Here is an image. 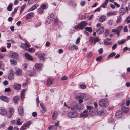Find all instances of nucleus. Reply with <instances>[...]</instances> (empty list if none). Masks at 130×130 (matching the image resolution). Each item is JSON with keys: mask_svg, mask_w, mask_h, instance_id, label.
I'll use <instances>...</instances> for the list:
<instances>
[{"mask_svg": "<svg viewBox=\"0 0 130 130\" xmlns=\"http://www.w3.org/2000/svg\"><path fill=\"white\" fill-rule=\"evenodd\" d=\"M87 23L85 21L82 22L80 23H78V25L74 27V28L76 30H79L84 29L85 26L87 25Z\"/></svg>", "mask_w": 130, "mask_h": 130, "instance_id": "nucleus-1", "label": "nucleus"}, {"mask_svg": "<svg viewBox=\"0 0 130 130\" xmlns=\"http://www.w3.org/2000/svg\"><path fill=\"white\" fill-rule=\"evenodd\" d=\"M99 104L101 106L105 107L108 105L109 101L107 99H102L100 101Z\"/></svg>", "mask_w": 130, "mask_h": 130, "instance_id": "nucleus-2", "label": "nucleus"}, {"mask_svg": "<svg viewBox=\"0 0 130 130\" xmlns=\"http://www.w3.org/2000/svg\"><path fill=\"white\" fill-rule=\"evenodd\" d=\"M123 28V26H120L117 27L116 29H112V31L113 32L116 33L117 36L119 37L120 36V32Z\"/></svg>", "mask_w": 130, "mask_h": 130, "instance_id": "nucleus-3", "label": "nucleus"}, {"mask_svg": "<svg viewBox=\"0 0 130 130\" xmlns=\"http://www.w3.org/2000/svg\"><path fill=\"white\" fill-rule=\"evenodd\" d=\"M78 116V113L75 112H69L68 114V117L71 118H75L77 117Z\"/></svg>", "mask_w": 130, "mask_h": 130, "instance_id": "nucleus-4", "label": "nucleus"}, {"mask_svg": "<svg viewBox=\"0 0 130 130\" xmlns=\"http://www.w3.org/2000/svg\"><path fill=\"white\" fill-rule=\"evenodd\" d=\"M59 121H58L55 124V125H52L48 127V129L51 130V129H53L56 130L57 129V127L59 125Z\"/></svg>", "mask_w": 130, "mask_h": 130, "instance_id": "nucleus-5", "label": "nucleus"}, {"mask_svg": "<svg viewBox=\"0 0 130 130\" xmlns=\"http://www.w3.org/2000/svg\"><path fill=\"white\" fill-rule=\"evenodd\" d=\"M14 112V110L12 108H9L8 110L9 114H8V118H10L13 115Z\"/></svg>", "mask_w": 130, "mask_h": 130, "instance_id": "nucleus-6", "label": "nucleus"}, {"mask_svg": "<svg viewBox=\"0 0 130 130\" xmlns=\"http://www.w3.org/2000/svg\"><path fill=\"white\" fill-rule=\"evenodd\" d=\"M43 65L41 63H36L35 66V67L38 71H41L42 70Z\"/></svg>", "mask_w": 130, "mask_h": 130, "instance_id": "nucleus-7", "label": "nucleus"}, {"mask_svg": "<svg viewBox=\"0 0 130 130\" xmlns=\"http://www.w3.org/2000/svg\"><path fill=\"white\" fill-rule=\"evenodd\" d=\"M7 114V111L5 108L3 107H0V114L5 115Z\"/></svg>", "mask_w": 130, "mask_h": 130, "instance_id": "nucleus-8", "label": "nucleus"}, {"mask_svg": "<svg viewBox=\"0 0 130 130\" xmlns=\"http://www.w3.org/2000/svg\"><path fill=\"white\" fill-rule=\"evenodd\" d=\"M86 96V94L83 93H78L76 95L77 98L84 99Z\"/></svg>", "mask_w": 130, "mask_h": 130, "instance_id": "nucleus-9", "label": "nucleus"}, {"mask_svg": "<svg viewBox=\"0 0 130 130\" xmlns=\"http://www.w3.org/2000/svg\"><path fill=\"white\" fill-rule=\"evenodd\" d=\"M88 111L87 110H85L80 115V117H86L88 115Z\"/></svg>", "mask_w": 130, "mask_h": 130, "instance_id": "nucleus-10", "label": "nucleus"}, {"mask_svg": "<svg viewBox=\"0 0 130 130\" xmlns=\"http://www.w3.org/2000/svg\"><path fill=\"white\" fill-rule=\"evenodd\" d=\"M0 98L1 100L7 102H8L10 100L9 98L4 96H1Z\"/></svg>", "mask_w": 130, "mask_h": 130, "instance_id": "nucleus-11", "label": "nucleus"}, {"mask_svg": "<svg viewBox=\"0 0 130 130\" xmlns=\"http://www.w3.org/2000/svg\"><path fill=\"white\" fill-rule=\"evenodd\" d=\"M21 85L20 84H18L16 83H15L13 86V88L15 89L18 90H19L21 88Z\"/></svg>", "mask_w": 130, "mask_h": 130, "instance_id": "nucleus-12", "label": "nucleus"}, {"mask_svg": "<svg viewBox=\"0 0 130 130\" xmlns=\"http://www.w3.org/2000/svg\"><path fill=\"white\" fill-rule=\"evenodd\" d=\"M104 27H102L97 30L96 32L98 34L100 35L104 32Z\"/></svg>", "mask_w": 130, "mask_h": 130, "instance_id": "nucleus-13", "label": "nucleus"}, {"mask_svg": "<svg viewBox=\"0 0 130 130\" xmlns=\"http://www.w3.org/2000/svg\"><path fill=\"white\" fill-rule=\"evenodd\" d=\"M58 116V112L56 111H54L53 113L52 117L53 120H55L57 118Z\"/></svg>", "mask_w": 130, "mask_h": 130, "instance_id": "nucleus-14", "label": "nucleus"}, {"mask_svg": "<svg viewBox=\"0 0 130 130\" xmlns=\"http://www.w3.org/2000/svg\"><path fill=\"white\" fill-rule=\"evenodd\" d=\"M45 54H44L40 53L38 55L39 58L41 60H44V57Z\"/></svg>", "mask_w": 130, "mask_h": 130, "instance_id": "nucleus-15", "label": "nucleus"}, {"mask_svg": "<svg viewBox=\"0 0 130 130\" xmlns=\"http://www.w3.org/2000/svg\"><path fill=\"white\" fill-rule=\"evenodd\" d=\"M106 113V110H102L98 112V114L99 116H102L104 115Z\"/></svg>", "mask_w": 130, "mask_h": 130, "instance_id": "nucleus-16", "label": "nucleus"}, {"mask_svg": "<svg viewBox=\"0 0 130 130\" xmlns=\"http://www.w3.org/2000/svg\"><path fill=\"white\" fill-rule=\"evenodd\" d=\"M25 56L26 59L29 60H32L33 58L28 53H25Z\"/></svg>", "mask_w": 130, "mask_h": 130, "instance_id": "nucleus-17", "label": "nucleus"}, {"mask_svg": "<svg viewBox=\"0 0 130 130\" xmlns=\"http://www.w3.org/2000/svg\"><path fill=\"white\" fill-rule=\"evenodd\" d=\"M122 113L120 111L117 112L115 113V116L117 118H120L122 116Z\"/></svg>", "mask_w": 130, "mask_h": 130, "instance_id": "nucleus-18", "label": "nucleus"}, {"mask_svg": "<svg viewBox=\"0 0 130 130\" xmlns=\"http://www.w3.org/2000/svg\"><path fill=\"white\" fill-rule=\"evenodd\" d=\"M34 13L33 12L29 13L27 14L25 17V19L28 20L32 17L33 16Z\"/></svg>", "mask_w": 130, "mask_h": 130, "instance_id": "nucleus-19", "label": "nucleus"}, {"mask_svg": "<svg viewBox=\"0 0 130 130\" xmlns=\"http://www.w3.org/2000/svg\"><path fill=\"white\" fill-rule=\"evenodd\" d=\"M121 109L122 112L125 113H127L129 110V109L128 108L124 106Z\"/></svg>", "mask_w": 130, "mask_h": 130, "instance_id": "nucleus-20", "label": "nucleus"}, {"mask_svg": "<svg viewBox=\"0 0 130 130\" xmlns=\"http://www.w3.org/2000/svg\"><path fill=\"white\" fill-rule=\"evenodd\" d=\"M116 15V12L115 11H110L107 13V15L109 17L111 15Z\"/></svg>", "mask_w": 130, "mask_h": 130, "instance_id": "nucleus-21", "label": "nucleus"}, {"mask_svg": "<svg viewBox=\"0 0 130 130\" xmlns=\"http://www.w3.org/2000/svg\"><path fill=\"white\" fill-rule=\"evenodd\" d=\"M39 6V4H36L35 5L31 8H30L29 9V11H31L34 10L36 9L37 7L38 6Z\"/></svg>", "mask_w": 130, "mask_h": 130, "instance_id": "nucleus-22", "label": "nucleus"}, {"mask_svg": "<svg viewBox=\"0 0 130 130\" xmlns=\"http://www.w3.org/2000/svg\"><path fill=\"white\" fill-rule=\"evenodd\" d=\"M53 80L51 78H48L46 84L50 86L52 84Z\"/></svg>", "mask_w": 130, "mask_h": 130, "instance_id": "nucleus-23", "label": "nucleus"}, {"mask_svg": "<svg viewBox=\"0 0 130 130\" xmlns=\"http://www.w3.org/2000/svg\"><path fill=\"white\" fill-rule=\"evenodd\" d=\"M95 110V111H93V109H91L89 111V114L91 115H93L94 113H96V112L98 111V109L96 108H94Z\"/></svg>", "mask_w": 130, "mask_h": 130, "instance_id": "nucleus-24", "label": "nucleus"}, {"mask_svg": "<svg viewBox=\"0 0 130 130\" xmlns=\"http://www.w3.org/2000/svg\"><path fill=\"white\" fill-rule=\"evenodd\" d=\"M19 113L21 115H22L23 114V108L21 107H19L18 109Z\"/></svg>", "mask_w": 130, "mask_h": 130, "instance_id": "nucleus-25", "label": "nucleus"}, {"mask_svg": "<svg viewBox=\"0 0 130 130\" xmlns=\"http://www.w3.org/2000/svg\"><path fill=\"white\" fill-rule=\"evenodd\" d=\"M26 90L25 89H23L21 92V99L22 100L24 99L25 95V93Z\"/></svg>", "mask_w": 130, "mask_h": 130, "instance_id": "nucleus-26", "label": "nucleus"}, {"mask_svg": "<svg viewBox=\"0 0 130 130\" xmlns=\"http://www.w3.org/2000/svg\"><path fill=\"white\" fill-rule=\"evenodd\" d=\"M14 77V75L12 73H10L8 76V78L10 80H12Z\"/></svg>", "mask_w": 130, "mask_h": 130, "instance_id": "nucleus-27", "label": "nucleus"}, {"mask_svg": "<svg viewBox=\"0 0 130 130\" xmlns=\"http://www.w3.org/2000/svg\"><path fill=\"white\" fill-rule=\"evenodd\" d=\"M106 18V17L105 16H101L99 19V21L100 22H103L105 20Z\"/></svg>", "mask_w": 130, "mask_h": 130, "instance_id": "nucleus-28", "label": "nucleus"}, {"mask_svg": "<svg viewBox=\"0 0 130 130\" xmlns=\"http://www.w3.org/2000/svg\"><path fill=\"white\" fill-rule=\"evenodd\" d=\"M69 48L71 50L74 49L75 50H77L78 49V48L75 45H74L72 46H69Z\"/></svg>", "mask_w": 130, "mask_h": 130, "instance_id": "nucleus-29", "label": "nucleus"}, {"mask_svg": "<svg viewBox=\"0 0 130 130\" xmlns=\"http://www.w3.org/2000/svg\"><path fill=\"white\" fill-rule=\"evenodd\" d=\"M19 98L18 96H15L13 98V100L14 102L15 103H17L18 101L19 100Z\"/></svg>", "mask_w": 130, "mask_h": 130, "instance_id": "nucleus-30", "label": "nucleus"}, {"mask_svg": "<svg viewBox=\"0 0 130 130\" xmlns=\"http://www.w3.org/2000/svg\"><path fill=\"white\" fill-rule=\"evenodd\" d=\"M12 5V3H10L8 5L7 7V10L8 11H11Z\"/></svg>", "mask_w": 130, "mask_h": 130, "instance_id": "nucleus-31", "label": "nucleus"}, {"mask_svg": "<svg viewBox=\"0 0 130 130\" xmlns=\"http://www.w3.org/2000/svg\"><path fill=\"white\" fill-rule=\"evenodd\" d=\"M12 57L13 58H18V55L16 53H13L12 54Z\"/></svg>", "mask_w": 130, "mask_h": 130, "instance_id": "nucleus-32", "label": "nucleus"}, {"mask_svg": "<svg viewBox=\"0 0 130 130\" xmlns=\"http://www.w3.org/2000/svg\"><path fill=\"white\" fill-rule=\"evenodd\" d=\"M28 127V124H25L23 125L21 128L20 130H25L26 129V127Z\"/></svg>", "mask_w": 130, "mask_h": 130, "instance_id": "nucleus-33", "label": "nucleus"}, {"mask_svg": "<svg viewBox=\"0 0 130 130\" xmlns=\"http://www.w3.org/2000/svg\"><path fill=\"white\" fill-rule=\"evenodd\" d=\"M85 30L90 32H92V28L91 27H86Z\"/></svg>", "mask_w": 130, "mask_h": 130, "instance_id": "nucleus-34", "label": "nucleus"}, {"mask_svg": "<svg viewBox=\"0 0 130 130\" xmlns=\"http://www.w3.org/2000/svg\"><path fill=\"white\" fill-rule=\"evenodd\" d=\"M108 0H105L104 2L101 5V6L102 7L104 8L105 7V6L107 5L108 2Z\"/></svg>", "mask_w": 130, "mask_h": 130, "instance_id": "nucleus-35", "label": "nucleus"}, {"mask_svg": "<svg viewBox=\"0 0 130 130\" xmlns=\"http://www.w3.org/2000/svg\"><path fill=\"white\" fill-rule=\"evenodd\" d=\"M22 72V70L20 69H17L16 71V74L19 75H21Z\"/></svg>", "mask_w": 130, "mask_h": 130, "instance_id": "nucleus-36", "label": "nucleus"}, {"mask_svg": "<svg viewBox=\"0 0 130 130\" xmlns=\"http://www.w3.org/2000/svg\"><path fill=\"white\" fill-rule=\"evenodd\" d=\"M92 55V54L90 52H89L87 53V57L88 58H90Z\"/></svg>", "mask_w": 130, "mask_h": 130, "instance_id": "nucleus-37", "label": "nucleus"}, {"mask_svg": "<svg viewBox=\"0 0 130 130\" xmlns=\"http://www.w3.org/2000/svg\"><path fill=\"white\" fill-rule=\"evenodd\" d=\"M20 119H18L16 122V123L17 125H21L23 123L22 121L20 122Z\"/></svg>", "mask_w": 130, "mask_h": 130, "instance_id": "nucleus-38", "label": "nucleus"}, {"mask_svg": "<svg viewBox=\"0 0 130 130\" xmlns=\"http://www.w3.org/2000/svg\"><path fill=\"white\" fill-rule=\"evenodd\" d=\"M120 13H122V14H124L125 12V10L124 8L121 7L120 9Z\"/></svg>", "mask_w": 130, "mask_h": 130, "instance_id": "nucleus-39", "label": "nucleus"}, {"mask_svg": "<svg viewBox=\"0 0 130 130\" xmlns=\"http://www.w3.org/2000/svg\"><path fill=\"white\" fill-rule=\"evenodd\" d=\"M10 62L11 64L14 65H16L17 63L16 60L13 59H11V60Z\"/></svg>", "mask_w": 130, "mask_h": 130, "instance_id": "nucleus-40", "label": "nucleus"}, {"mask_svg": "<svg viewBox=\"0 0 130 130\" xmlns=\"http://www.w3.org/2000/svg\"><path fill=\"white\" fill-rule=\"evenodd\" d=\"M77 109L80 110L83 108V106H82L80 104L77 105Z\"/></svg>", "mask_w": 130, "mask_h": 130, "instance_id": "nucleus-41", "label": "nucleus"}, {"mask_svg": "<svg viewBox=\"0 0 130 130\" xmlns=\"http://www.w3.org/2000/svg\"><path fill=\"white\" fill-rule=\"evenodd\" d=\"M48 17L51 19V21H52L54 18V14H51Z\"/></svg>", "mask_w": 130, "mask_h": 130, "instance_id": "nucleus-42", "label": "nucleus"}, {"mask_svg": "<svg viewBox=\"0 0 130 130\" xmlns=\"http://www.w3.org/2000/svg\"><path fill=\"white\" fill-rule=\"evenodd\" d=\"M36 71L35 70H33L32 71L31 73L29 75L30 76H33L35 75L36 74Z\"/></svg>", "mask_w": 130, "mask_h": 130, "instance_id": "nucleus-43", "label": "nucleus"}, {"mask_svg": "<svg viewBox=\"0 0 130 130\" xmlns=\"http://www.w3.org/2000/svg\"><path fill=\"white\" fill-rule=\"evenodd\" d=\"M50 20L51 19L48 17L46 20V24H48L51 23L52 21H51Z\"/></svg>", "mask_w": 130, "mask_h": 130, "instance_id": "nucleus-44", "label": "nucleus"}, {"mask_svg": "<svg viewBox=\"0 0 130 130\" xmlns=\"http://www.w3.org/2000/svg\"><path fill=\"white\" fill-rule=\"evenodd\" d=\"M107 23L110 25H112L113 24V22L112 20H109L107 22Z\"/></svg>", "mask_w": 130, "mask_h": 130, "instance_id": "nucleus-45", "label": "nucleus"}, {"mask_svg": "<svg viewBox=\"0 0 130 130\" xmlns=\"http://www.w3.org/2000/svg\"><path fill=\"white\" fill-rule=\"evenodd\" d=\"M125 41V39H122L120 41H118V43L119 44H121L124 43Z\"/></svg>", "mask_w": 130, "mask_h": 130, "instance_id": "nucleus-46", "label": "nucleus"}, {"mask_svg": "<svg viewBox=\"0 0 130 130\" xmlns=\"http://www.w3.org/2000/svg\"><path fill=\"white\" fill-rule=\"evenodd\" d=\"M113 119L111 118H109L108 120V122L109 123H112L114 121Z\"/></svg>", "mask_w": 130, "mask_h": 130, "instance_id": "nucleus-47", "label": "nucleus"}, {"mask_svg": "<svg viewBox=\"0 0 130 130\" xmlns=\"http://www.w3.org/2000/svg\"><path fill=\"white\" fill-rule=\"evenodd\" d=\"M77 105L75 104L72 106L71 107V108L72 110H75L76 109H77Z\"/></svg>", "mask_w": 130, "mask_h": 130, "instance_id": "nucleus-48", "label": "nucleus"}, {"mask_svg": "<svg viewBox=\"0 0 130 130\" xmlns=\"http://www.w3.org/2000/svg\"><path fill=\"white\" fill-rule=\"evenodd\" d=\"M99 39L98 37H95L94 38V44H95L96 42L99 41Z\"/></svg>", "mask_w": 130, "mask_h": 130, "instance_id": "nucleus-49", "label": "nucleus"}, {"mask_svg": "<svg viewBox=\"0 0 130 130\" xmlns=\"http://www.w3.org/2000/svg\"><path fill=\"white\" fill-rule=\"evenodd\" d=\"M21 47L25 50H27L25 44H22L21 45Z\"/></svg>", "mask_w": 130, "mask_h": 130, "instance_id": "nucleus-50", "label": "nucleus"}, {"mask_svg": "<svg viewBox=\"0 0 130 130\" xmlns=\"http://www.w3.org/2000/svg\"><path fill=\"white\" fill-rule=\"evenodd\" d=\"M116 54L115 52H113L111 53L108 56V57H112L113 56H114Z\"/></svg>", "mask_w": 130, "mask_h": 130, "instance_id": "nucleus-51", "label": "nucleus"}, {"mask_svg": "<svg viewBox=\"0 0 130 130\" xmlns=\"http://www.w3.org/2000/svg\"><path fill=\"white\" fill-rule=\"evenodd\" d=\"M121 20V18L120 17H119L116 21V22L117 23H120Z\"/></svg>", "mask_w": 130, "mask_h": 130, "instance_id": "nucleus-52", "label": "nucleus"}, {"mask_svg": "<svg viewBox=\"0 0 130 130\" xmlns=\"http://www.w3.org/2000/svg\"><path fill=\"white\" fill-rule=\"evenodd\" d=\"M102 57L101 56H100L96 58V60L98 61H100L102 59Z\"/></svg>", "mask_w": 130, "mask_h": 130, "instance_id": "nucleus-53", "label": "nucleus"}, {"mask_svg": "<svg viewBox=\"0 0 130 130\" xmlns=\"http://www.w3.org/2000/svg\"><path fill=\"white\" fill-rule=\"evenodd\" d=\"M41 7L42 9H45L46 8V4H43L42 5Z\"/></svg>", "mask_w": 130, "mask_h": 130, "instance_id": "nucleus-54", "label": "nucleus"}, {"mask_svg": "<svg viewBox=\"0 0 130 130\" xmlns=\"http://www.w3.org/2000/svg\"><path fill=\"white\" fill-rule=\"evenodd\" d=\"M104 43L105 44L110 45L111 44V43L110 42H108L107 41H105Z\"/></svg>", "mask_w": 130, "mask_h": 130, "instance_id": "nucleus-55", "label": "nucleus"}, {"mask_svg": "<svg viewBox=\"0 0 130 130\" xmlns=\"http://www.w3.org/2000/svg\"><path fill=\"white\" fill-rule=\"evenodd\" d=\"M126 9L127 12L128 11L130 10V3H129L128 7H126Z\"/></svg>", "mask_w": 130, "mask_h": 130, "instance_id": "nucleus-56", "label": "nucleus"}, {"mask_svg": "<svg viewBox=\"0 0 130 130\" xmlns=\"http://www.w3.org/2000/svg\"><path fill=\"white\" fill-rule=\"evenodd\" d=\"M123 92H121L119 93L117 95L118 97L119 98H120L123 96Z\"/></svg>", "mask_w": 130, "mask_h": 130, "instance_id": "nucleus-57", "label": "nucleus"}, {"mask_svg": "<svg viewBox=\"0 0 130 130\" xmlns=\"http://www.w3.org/2000/svg\"><path fill=\"white\" fill-rule=\"evenodd\" d=\"M18 10V8L17 7L15 8L14 10V11L12 12V15H14L17 12Z\"/></svg>", "mask_w": 130, "mask_h": 130, "instance_id": "nucleus-58", "label": "nucleus"}, {"mask_svg": "<svg viewBox=\"0 0 130 130\" xmlns=\"http://www.w3.org/2000/svg\"><path fill=\"white\" fill-rule=\"evenodd\" d=\"M42 112L44 113L45 112L46 110V109L45 106L42 107Z\"/></svg>", "mask_w": 130, "mask_h": 130, "instance_id": "nucleus-59", "label": "nucleus"}, {"mask_svg": "<svg viewBox=\"0 0 130 130\" xmlns=\"http://www.w3.org/2000/svg\"><path fill=\"white\" fill-rule=\"evenodd\" d=\"M35 0H29L28 3L29 4H31L33 3Z\"/></svg>", "mask_w": 130, "mask_h": 130, "instance_id": "nucleus-60", "label": "nucleus"}, {"mask_svg": "<svg viewBox=\"0 0 130 130\" xmlns=\"http://www.w3.org/2000/svg\"><path fill=\"white\" fill-rule=\"evenodd\" d=\"M11 89L10 88H6L5 89V92H10V91Z\"/></svg>", "mask_w": 130, "mask_h": 130, "instance_id": "nucleus-61", "label": "nucleus"}, {"mask_svg": "<svg viewBox=\"0 0 130 130\" xmlns=\"http://www.w3.org/2000/svg\"><path fill=\"white\" fill-rule=\"evenodd\" d=\"M80 37H78L75 43L76 44H78L79 43L80 41Z\"/></svg>", "mask_w": 130, "mask_h": 130, "instance_id": "nucleus-62", "label": "nucleus"}, {"mask_svg": "<svg viewBox=\"0 0 130 130\" xmlns=\"http://www.w3.org/2000/svg\"><path fill=\"white\" fill-rule=\"evenodd\" d=\"M38 11L40 13H42L43 12V10L41 8H39L38 9Z\"/></svg>", "mask_w": 130, "mask_h": 130, "instance_id": "nucleus-63", "label": "nucleus"}, {"mask_svg": "<svg viewBox=\"0 0 130 130\" xmlns=\"http://www.w3.org/2000/svg\"><path fill=\"white\" fill-rule=\"evenodd\" d=\"M94 38L93 37H91L90 38L89 41L91 43H92L93 42H94Z\"/></svg>", "mask_w": 130, "mask_h": 130, "instance_id": "nucleus-64", "label": "nucleus"}]
</instances>
